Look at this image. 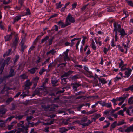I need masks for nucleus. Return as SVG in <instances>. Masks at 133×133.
Segmentation results:
<instances>
[{"instance_id":"obj_1","label":"nucleus","mask_w":133,"mask_h":133,"mask_svg":"<svg viewBox=\"0 0 133 133\" xmlns=\"http://www.w3.org/2000/svg\"><path fill=\"white\" fill-rule=\"evenodd\" d=\"M74 18L72 17V16L70 13H69L66 19V22L68 25H70L71 23H73L75 22Z\"/></svg>"},{"instance_id":"obj_2","label":"nucleus","mask_w":133,"mask_h":133,"mask_svg":"<svg viewBox=\"0 0 133 133\" xmlns=\"http://www.w3.org/2000/svg\"><path fill=\"white\" fill-rule=\"evenodd\" d=\"M10 59V58L9 57L7 58L6 60L4 61V63H3L2 64V62L0 63V65L1 64L2 66L0 68V74H1L3 71V70L5 66V64H8Z\"/></svg>"},{"instance_id":"obj_3","label":"nucleus","mask_w":133,"mask_h":133,"mask_svg":"<svg viewBox=\"0 0 133 133\" xmlns=\"http://www.w3.org/2000/svg\"><path fill=\"white\" fill-rule=\"evenodd\" d=\"M121 62L119 63V67L120 68L121 70L122 71H123L127 69L125 67L127 65L126 64H124V63L123 62L121 59H120Z\"/></svg>"},{"instance_id":"obj_4","label":"nucleus","mask_w":133,"mask_h":133,"mask_svg":"<svg viewBox=\"0 0 133 133\" xmlns=\"http://www.w3.org/2000/svg\"><path fill=\"white\" fill-rule=\"evenodd\" d=\"M15 32H13L11 33V34L6 35L5 36V39L6 41H8L11 39L13 35H15Z\"/></svg>"},{"instance_id":"obj_5","label":"nucleus","mask_w":133,"mask_h":133,"mask_svg":"<svg viewBox=\"0 0 133 133\" xmlns=\"http://www.w3.org/2000/svg\"><path fill=\"white\" fill-rule=\"evenodd\" d=\"M114 31L115 32H117L119 31L121 29V26L119 24H118L116 23H114Z\"/></svg>"},{"instance_id":"obj_6","label":"nucleus","mask_w":133,"mask_h":133,"mask_svg":"<svg viewBox=\"0 0 133 133\" xmlns=\"http://www.w3.org/2000/svg\"><path fill=\"white\" fill-rule=\"evenodd\" d=\"M132 70L128 68L125 71V76H124L123 77L124 78H128L130 76L131 74Z\"/></svg>"},{"instance_id":"obj_7","label":"nucleus","mask_w":133,"mask_h":133,"mask_svg":"<svg viewBox=\"0 0 133 133\" xmlns=\"http://www.w3.org/2000/svg\"><path fill=\"white\" fill-rule=\"evenodd\" d=\"M118 32L119 33V35H121L120 37L123 38L124 36L127 35L126 33L123 29H121Z\"/></svg>"},{"instance_id":"obj_8","label":"nucleus","mask_w":133,"mask_h":133,"mask_svg":"<svg viewBox=\"0 0 133 133\" xmlns=\"http://www.w3.org/2000/svg\"><path fill=\"white\" fill-rule=\"evenodd\" d=\"M23 121H21L19 123H18V127H21L24 130H27L28 129V127H24L23 125Z\"/></svg>"},{"instance_id":"obj_9","label":"nucleus","mask_w":133,"mask_h":133,"mask_svg":"<svg viewBox=\"0 0 133 133\" xmlns=\"http://www.w3.org/2000/svg\"><path fill=\"white\" fill-rule=\"evenodd\" d=\"M130 43V41L129 40H128L126 42V44H125L124 43H123L122 44L123 46L125 48L126 51L125 52V53H126L128 49L129 48V47L130 46L129 45V43Z\"/></svg>"},{"instance_id":"obj_10","label":"nucleus","mask_w":133,"mask_h":133,"mask_svg":"<svg viewBox=\"0 0 133 133\" xmlns=\"http://www.w3.org/2000/svg\"><path fill=\"white\" fill-rule=\"evenodd\" d=\"M24 0H19L18 3L20 4V6L19 7L16 6L15 9L16 10H20V9L21 8L23 5V1Z\"/></svg>"},{"instance_id":"obj_11","label":"nucleus","mask_w":133,"mask_h":133,"mask_svg":"<svg viewBox=\"0 0 133 133\" xmlns=\"http://www.w3.org/2000/svg\"><path fill=\"white\" fill-rule=\"evenodd\" d=\"M57 23L58 25L61 26L62 28L68 26L66 22L65 24H64L63 22L61 20L58 22Z\"/></svg>"},{"instance_id":"obj_12","label":"nucleus","mask_w":133,"mask_h":133,"mask_svg":"<svg viewBox=\"0 0 133 133\" xmlns=\"http://www.w3.org/2000/svg\"><path fill=\"white\" fill-rule=\"evenodd\" d=\"M130 131L133 132V125L128 127L125 130V132H129Z\"/></svg>"},{"instance_id":"obj_13","label":"nucleus","mask_w":133,"mask_h":133,"mask_svg":"<svg viewBox=\"0 0 133 133\" xmlns=\"http://www.w3.org/2000/svg\"><path fill=\"white\" fill-rule=\"evenodd\" d=\"M128 96V95L127 96H124L123 97H117V100H118V101H121L122 102H124V100L126 99V98Z\"/></svg>"},{"instance_id":"obj_14","label":"nucleus","mask_w":133,"mask_h":133,"mask_svg":"<svg viewBox=\"0 0 133 133\" xmlns=\"http://www.w3.org/2000/svg\"><path fill=\"white\" fill-rule=\"evenodd\" d=\"M19 39V38L17 37V34H16L15 35V39L13 42V44L14 45H15L17 43Z\"/></svg>"},{"instance_id":"obj_15","label":"nucleus","mask_w":133,"mask_h":133,"mask_svg":"<svg viewBox=\"0 0 133 133\" xmlns=\"http://www.w3.org/2000/svg\"><path fill=\"white\" fill-rule=\"evenodd\" d=\"M37 69V68H34L31 69L29 70H28V71L30 72L31 74H34L36 72V70Z\"/></svg>"},{"instance_id":"obj_16","label":"nucleus","mask_w":133,"mask_h":133,"mask_svg":"<svg viewBox=\"0 0 133 133\" xmlns=\"http://www.w3.org/2000/svg\"><path fill=\"white\" fill-rule=\"evenodd\" d=\"M16 121H14L12 122L11 124L9 125L8 126V129L9 130H10L12 129L13 127V126L14 124H15L16 123Z\"/></svg>"},{"instance_id":"obj_17","label":"nucleus","mask_w":133,"mask_h":133,"mask_svg":"<svg viewBox=\"0 0 133 133\" xmlns=\"http://www.w3.org/2000/svg\"><path fill=\"white\" fill-rule=\"evenodd\" d=\"M86 75L88 77L93 78L94 76L92 75V73L91 72L89 71L87 72Z\"/></svg>"},{"instance_id":"obj_18","label":"nucleus","mask_w":133,"mask_h":133,"mask_svg":"<svg viewBox=\"0 0 133 133\" xmlns=\"http://www.w3.org/2000/svg\"><path fill=\"white\" fill-rule=\"evenodd\" d=\"M21 16H17L15 17L14 18V23L13 24L16 22V21H18L21 19Z\"/></svg>"},{"instance_id":"obj_19","label":"nucleus","mask_w":133,"mask_h":133,"mask_svg":"<svg viewBox=\"0 0 133 133\" xmlns=\"http://www.w3.org/2000/svg\"><path fill=\"white\" fill-rule=\"evenodd\" d=\"M126 113L129 116L132 115L133 114V109L131 110H126Z\"/></svg>"},{"instance_id":"obj_20","label":"nucleus","mask_w":133,"mask_h":133,"mask_svg":"<svg viewBox=\"0 0 133 133\" xmlns=\"http://www.w3.org/2000/svg\"><path fill=\"white\" fill-rule=\"evenodd\" d=\"M126 127L125 125H124L122 127H120L118 129L119 131L122 132H125V130H124V128Z\"/></svg>"},{"instance_id":"obj_21","label":"nucleus","mask_w":133,"mask_h":133,"mask_svg":"<svg viewBox=\"0 0 133 133\" xmlns=\"http://www.w3.org/2000/svg\"><path fill=\"white\" fill-rule=\"evenodd\" d=\"M73 72V71H68V72L65 73L62 76V77H64L68 76L71 74Z\"/></svg>"},{"instance_id":"obj_22","label":"nucleus","mask_w":133,"mask_h":133,"mask_svg":"<svg viewBox=\"0 0 133 133\" xmlns=\"http://www.w3.org/2000/svg\"><path fill=\"white\" fill-rule=\"evenodd\" d=\"M91 47L94 50H96V48L95 46V43L93 40H92V41Z\"/></svg>"},{"instance_id":"obj_23","label":"nucleus","mask_w":133,"mask_h":133,"mask_svg":"<svg viewBox=\"0 0 133 133\" xmlns=\"http://www.w3.org/2000/svg\"><path fill=\"white\" fill-rule=\"evenodd\" d=\"M11 51V49H9L3 55V57H5L6 56H8L10 54V52Z\"/></svg>"},{"instance_id":"obj_24","label":"nucleus","mask_w":133,"mask_h":133,"mask_svg":"<svg viewBox=\"0 0 133 133\" xmlns=\"http://www.w3.org/2000/svg\"><path fill=\"white\" fill-rule=\"evenodd\" d=\"M33 118V117L32 116H30L28 117H27L26 120L28 122V124H32V123H31L29 122L30 120H31Z\"/></svg>"},{"instance_id":"obj_25","label":"nucleus","mask_w":133,"mask_h":133,"mask_svg":"<svg viewBox=\"0 0 133 133\" xmlns=\"http://www.w3.org/2000/svg\"><path fill=\"white\" fill-rule=\"evenodd\" d=\"M56 52V51H55V50L52 49L47 52L46 54L47 55H48L50 53H51L53 55Z\"/></svg>"},{"instance_id":"obj_26","label":"nucleus","mask_w":133,"mask_h":133,"mask_svg":"<svg viewBox=\"0 0 133 133\" xmlns=\"http://www.w3.org/2000/svg\"><path fill=\"white\" fill-rule=\"evenodd\" d=\"M99 80L101 83L103 84H105L107 83V81L104 78L100 79L99 78Z\"/></svg>"},{"instance_id":"obj_27","label":"nucleus","mask_w":133,"mask_h":133,"mask_svg":"<svg viewBox=\"0 0 133 133\" xmlns=\"http://www.w3.org/2000/svg\"><path fill=\"white\" fill-rule=\"evenodd\" d=\"M28 93L29 91H27L26 92H25V93L24 92L21 95V96H22L23 98L25 97L26 96H28Z\"/></svg>"},{"instance_id":"obj_28","label":"nucleus","mask_w":133,"mask_h":133,"mask_svg":"<svg viewBox=\"0 0 133 133\" xmlns=\"http://www.w3.org/2000/svg\"><path fill=\"white\" fill-rule=\"evenodd\" d=\"M14 74V70L11 69L10 74L9 76V77H10L13 76Z\"/></svg>"},{"instance_id":"obj_29","label":"nucleus","mask_w":133,"mask_h":133,"mask_svg":"<svg viewBox=\"0 0 133 133\" xmlns=\"http://www.w3.org/2000/svg\"><path fill=\"white\" fill-rule=\"evenodd\" d=\"M56 8H61L62 6V5L61 4V2H60L58 3H57L56 4Z\"/></svg>"},{"instance_id":"obj_30","label":"nucleus","mask_w":133,"mask_h":133,"mask_svg":"<svg viewBox=\"0 0 133 133\" xmlns=\"http://www.w3.org/2000/svg\"><path fill=\"white\" fill-rule=\"evenodd\" d=\"M126 1L127 2L128 5H129L133 6V3L131 1H129L128 0H126Z\"/></svg>"},{"instance_id":"obj_31","label":"nucleus","mask_w":133,"mask_h":133,"mask_svg":"<svg viewBox=\"0 0 133 133\" xmlns=\"http://www.w3.org/2000/svg\"><path fill=\"white\" fill-rule=\"evenodd\" d=\"M52 83L54 85H56V84L58 82L57 80L55 79L54 78H52Z\"/></svg>"},{"instance_id":"obj_32","label":"nucleus","mask_w":133,"mask_h":133,"mask_svg":"<svg viewBox=\"0 0 133 133\" xmlns=\"http://www.w3.org/2000/svg\"><path fill=\"white\" fill-rule=\"evenodd\" d=\"M13 100V98H10L8 99L6 101V103L7 104H8Z\"/></svg>"},{"instance_id":"obj_33","label":"nucleus","mask_w":133,"mask_h":133,"mask_svg":"<svg viewBox=\"0 0 133 133\" xmlns=\"http://www.w3.org/2000/svg\"><path fill=\"white\" fill-rule=\"evenodd\" d=\"M111 101L113 103L114 105H117L116 102L118 101V100H117V98L116 99L113 98Z\"/></svg>"},{"instance_id":"obj_34","label":"nucleus","mask_w":133,"mask_h":133,"mask_svg":"<svg viewBox=\"0 0 133 133\" xmlns=\"http://www.w3.org/2000/svg\"><path fill=\"white\" fill-rule=\"evenodd\" d=\"M21 77L22 79H25L27 78L28 76L25 74H23L20 76Z\"/></svg>"},{"instance_id":"obj_35","label":"nucleus","mask_w":133,"mask_h":133,"mask_svg":"<svg viewBox=\"0 0 133 133\" xmlns=\"http://www.w3.org/2000/svg\"><path fill=\"white\" fill-rule=\"evenodd\" d=\"M68 130V129H66L65 128H62L60 129V131L61 132H65Z\"/></svg>"},{"instance_id":"obj_36","label":"nucleus","mask_w":133,"mask_h":133,"mask_svg":"<svg viewBox=\"0 0 133 133\" xmlns=\"http://www.w3.org/2000/svg\"><path fill=\"white\" fill-rule=\"evenodd\" d=\"M6 111V110L5 109H2L0 110V114H4Z\"/></svg>"},{"instance_id":"obj_37","label":"nucleus","mask_w":133,"mask_h":133,"mask_svg":"<svg viewBox=\"0 0 133 133\" xmlns=\"http://www.w3.org/2000/svg\"><path fill=\"white\" fill-rule=\"evenodd\" d=\"M31 83L29 81H27L26 82L25 84L26 87H28L31 86Z\"/></svg>"},{"instance_id":"obj_38","label":"nucleus","mask_w":133,"mask_h":133,"mask_svg":"<svg viewBox=\"0 0 133 133\" xmlns=\"http://www.w3.org/2000/svg\"><path fill=\"white\" fill-rule=\"evenodd\" d=\"M49 38L48 36H46L41 41V42L42 43L44 42H45Z\"/></svg>"},{"instance_id":"obj_39","label":"nucleus","mask_w":133,"mask_h":133,"mask_svg":"<svg viewBox=\"0 0 133 133\" xmlns=\"http://www.w3.org/2000/svg\"><path fill=\"white\" fill-rule=\"evenodd\" d=\"M23 116V115H19L18 116H16L15 117L16 119H18L19 120H20L22 119Z\"/></svg>"},{"instance_id":"obj_40","label":"nucleus","mask_w":133,"mask_h":133,"mask_svg":"<svg viewBox=\"0 0 133 133\" xmlns=\"http://www.w3.org/2000/svg\"><path fill=\"white\" fill-rule=\"evenodd\" d=\"M118 113L119 115H121L122 116L124 115V112L123 110H120L118 112Z\"/></svg>"},{"instance_id":"obj_41","label":"nucleus","mask_w":133,"mask_h":133,"mask_svg":"<svg viewBox=\"0 0 133 133\" xmlns=\"http://www.w3.org/2000/svg\"><path fill=\"white\" fill-rule=\"evenodd\" d=\"M78 39H79V38H74V39H73L72 40H71V45H70V46L72 47L74 44V42H73V41H74L75 40H78Z\"/></svg>"},{"instance_id":"obj_42","label":"nucleus","mask_w":133,"mask_h":133,"mask_svg":"<svg viewBox=\"0 0 133 133\" xmlns=\"http://www.w3.org/2000/svg\"><path fill=\"white\" fill-rule=\"evenodd\" d=\"M121 79V78L120 77H116L115 78H114V80L115 82H116L118 81Z\"/></svg>"},{"instance_id":"obj_43","label":"nucleus","mask_w":133,"mask_h":133,"mask_svg":"<svg viewBox=\"0 0 133 133\" xmlns=\"http://www.w3.org/2000/svg\"><path fill=\"white\" fill-rule=\"evenodd\" d=\"M125 123V122L123 121H122L119 122L118 123L117 125H121Z\"/></svg>"},{"instance_id":"obj_44","label":"nucleus","mask_w":133,"mask_h":133,"mask_svg":"<svg viewBox=\"0 0 133 133\" xmlns=\"http://www.w3.org/2000/svg\"><path fill=\"white\" fill-rule=\"evenodd\" d=\"M118 37L117 36V32H115V41H117L118 39Z\"/></svg>"},{"instance_id":"obj_45","label":"nucleus","mask_w":133,"mask_h":133,"mask_svg":"<svg viewBox=\"0 0 133 133\" xmlns=\"http://www.w3.org/2000/svg\"><path fill=\"white\" fill-rule=\"evenodd\" d=\"M54 122L53 120H51L50 122H48L45 123V125H49L53 124Z\"/></svg>"},{"instance_id":"obj_46","label":"nucleus","mask_w":133,"mask_h":133,"mask_svg":"<svg viewBox=\"0 0 133 133\" xmlns=\"http://www.w3.org/2000/svg\"><path fill=\"white\" fill-rule=\"evenodd\" d=\"M105 106L108 108H109L111 107L112 105L111 103H110L106 104Z\"/></svg>"},{"instance_id":"obj_47","label":"nucleus","mask_w":133,"mask_h":133,"mask_svg":"<svg viewBox=\"0 0 133 133\" xmlns=\"http://www.w3.org/2000/svg\"><path fill=\"white\" fill-rule=\"evenodd\" d=\"M123 14H125V16L123 18H122V19H124L125 18H126L128 16V12L127 11H126V10H124L123 11Z\"/></svg>"},{"instance_id":"obj_48","label":"nucleus","mask_w":133,"mask_h":133,"mask_svg":"<svg viewBox=\"0 0 133 133\" xmlns=\"http://www.w3.org/2000/svg\"><path fill=\"white\" fill-rule=\"evenodd\" d=\"M132 97H131L129 98L128 100V103L129 104H132Z\"/></svg>"},{"instance_id":"obj_49","label":"nucleus","mask_w":133,"mask_h":133,"mask_svg":"<svg viewBox=\"0 0 133 133\" xmlns=\"http://www.w3.org/2000/svg\"><path fill=\"white\" fill-rule=\"evenodd\" d=\"M46 70L42 68L40 70V71L39 72V74L40 75H42L43 73L46 71Z\"/></svg>"},{"instance_id":"obj_50","label":"nucleus","mask_w":133,"mask_h":133,"mask_svg":"<svg viewBox=\"0 0 133 133\" xmlns=\"http://www.w3.org/2000/svg\"><path fill=\"white\" fill-rule=\"evenodd\" d=\"M64 59L65 61L66 60H68L69 59V58L68 56V55H64Z\"/></svg>"},{"instance_id":"obj_51","label":"nucleus","mask_w":133,"mask_h":133,"mask_svg":"<svg viewBox=\"0 0 133 133\" xmlns=\"http://www.w3.org/2000/svg\"><path fill=\"white\" fill-rule=\"evenodd\" d=\"M69 51V50L68 49H67L66 51L64 52V55H68V54Z\"/></svg>"},{"instance_id":"obj_52","label":"nucleus","mask_w":133,"mask_h":133,"mask_svg":"<svg viewBox=\"0 0 133 133\" xmlns=\"http://www.w3.org/2000/svg\"><path fill=\"white\" fill-rule=\"evenodd\" d=\"M77 4L76 3H75L72 4V9H74L76 7V6H77Z\"/></svg>"},{"instance_id":"obj_53","label":"nucleus","mask_w":133,"mask_h":133,"mask_svg":"<svg viewBox=\"0 0 133 133\" xmlns=\"http://www.w3.org/2000/svg\"><path fill=\"white\" fill-rule=\"evenodd\" d=\"M80 85L79 84H76L75 85L73 86V88L74 89H76L77 88V87L79 86Z\"/></svg>"},{"instance_id":"obj_54","label":"nucleus","mask_w":133,"mask_h":133,"mask_svg":"<svg viewBox=\"0 0 133 133\" xmlns=\"http://www.w3.org/2000/svg\"><path fill=\"white\" fill-rule=\"evenodd\" d=\"M116 46V45L114 44V40H112L111 41V46L112 47H114Z\"/></svg>"},{"instance_id":"obj_55","label":"nucleus","mask_w":133,"mask_h":133,"mask_svg":"<svg viewBox=\"0 0 133 133\" xmlns=\"http://www.w3.org/2000/svg\"><path fill=\"white\" fill-rule=\"evenodd\" d=\"M80 43V41H78L77 42V43L76 44V49H78V46L79 44Z\"/></svg>"},{"instance_id":"obj_56","label":"nucleus","mask_w":133,"mask_h":133,"mask_svg":"<svg viewBox=\"0 0 133 133\" xmlns=\"http://www.w3.org/2000/svg\"><path fill=\"white\" fill-rule=\"evenodd\" d=\"M108 50L106 48H104L103 50V52L105 54H106L107 52L108 51Z\"/></svg>"},{"instance_id":"obj_57","label":"nucleus","mask_w":133,"mask_h":133,"mask_svg":"<svg viewBox=\"0 0 133 133\" xmlns=\"http://www.w3.org/2000/svg\"><path fill=\"white\" fill-rule=\"evenodd\" d=\"M30 11L29 9L28 8L26 10V14L27 15H29L30 14Z\"/></svg>"},{"instance_id":"obj_58","label":"nucleus","mask_w":133,"mask_h":133,"mask_svg":"<svg viewBox=\"0 0 133 133\" xmlns=\"http://www.w3.org/2000/svg\"><path fill=\"white\" fill-rule=\"evenodd\" d=\"M69 120H66V119H65L63 121V123H64L66 125L68 124V121Z\"/></svg>"},{"instance_id":"obj_59","label":"nucleus","mask_w":133,"mask_h":133,"mask_svg":"<svg viewBox=\"0 0 133 133\" xmlns=\"http://www.w3.org/2000/svg\"><path fill=\"white\" fill-rule=\"evenodd\" d=\"M87 117H85L84 118H83L82 120L81 121L82 122H84L87 121Z\"/></svg>"},{"instance_id":"obj_60","label":"nucleus","mask_w":133,"mask_h":133,"mask_svg":"<svg viewBox=\"0 0 133 133\" xmlns=\"http://www.w3.org/2000/svg\"><path fill=\"white\" fill-rule=\"evenodd\" d=\"M14 116H11L9 117L7 119V121H10L13 118H14Z\"/></svg>"},{"instance_id":"obj_61","label":"nucleus","mask_w":133,"mask_h":133,"mask_svg":"<svg viewBox=\"0 0 133 133\" xmlns=\"http://www.w3.org/2000/svg\"><path fill=\"white\" fill-rule=\"evenodd\" d=\"M24 39H22L21 41V46L22 48L23 47V44H24V42H23V41H24Z\"/></svg>"},{"instance_id":"obj_62","label":"nucleus","mask_w":133,"mask_h":133,"mask_svg":"<svg viewBox=\"0 0 133 133\" xmlns=\"http://www.w3.org/2000/svg\"><path fill=\"white\" fill-rule=\"evenodd\" d=\"M39 77H36L35 78H34V80L35 81H37L39 79Z\"/></svg>"},{"instance_id":"obj_63","label":"nucleus","mask_w":133,"mask_h":133,"mask_svg":"<svg viewBox=\"0 0 133 133\" xmlns=\"http://www.w3.org/2000/svg\"><path fill=\"white\" fill-rule=\"evenodd\" d=\"M12 131H13V133H20V132L19 131L15 130H14Z\"/></svg>"},{"instance_id":"obj_64","label":"nucleus","mask_w":133,"mask_h":133,"mask_svg":"<svg viewBox=\"0 0 133 133\" xmlns=\"http://www.w3.org/2000/svg\"><path fill=\"white\" fill-rule=\"evenodd\" d=\"M130 89L132 91H133V84L131 86H129Z\"/></svg>"}]
</instances>
